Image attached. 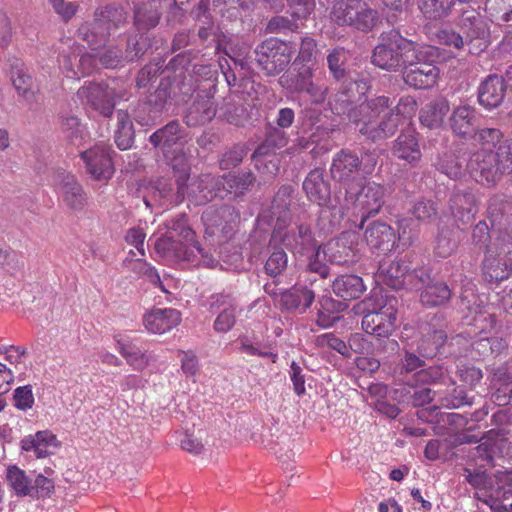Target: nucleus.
<instances>
[{"label": "nucleus", "mask_w": 512, "mask_h": 512, "mask_svg": "<svg viewBox=\"0 0 512 512\" xmlns=\"http://www.w3.org/2000/svg\"><path fill=\"white\" fill-rule=\"evenodd\" d=\"M411 34L403 25L397 24L384 30L378 37V43L371 54V63L387 72L401 71L407 64L422 56L421 44L410 39Z\"/></svg>", "instance_id": "f257e3e1"}, {"label": "nucleus", "mask_w": 512, "mask_h": 512, "mask_svg": "<svg viewBox=\"0 0 512 512\" xmlns=\"http://www.w3.org/2000/svg\"><path fill=\"white\" fill-rule=\"evenodd\" d=\"M393 100L381 95L374 97V102L366 104L358 112L361 120L356 122L358 132L373 143H379L391 138L398 131L402 117Z\"/></svg>", "instance_id": "f03ea898"}, {"label": "nucleus", "mask_w": 512, "mask_h": 512, "mask_svg": "<svg viewBox=\"0 0 512 512\" xmlns=\"http://www.w3.org/2000/svg\"><path fill=\"white\" fill-rule=\"evenodd\" d=\"M154 149L161 152L173 168L179 172L177 179L178 198L185 195V180L187 178V160L183 152L186 142V131L178 120H171L166 125L155 130L148 138Z\"/></svg>", "instance_id": "7ed1b4c3"}, {"label": "nucleus", "mask_w": 512, "mask_h": 512, "mask_svg": "<svg viewBox=\"0 0 512 512\" xmlns=\"http://www.w3.org/2000/svg\"><path fill=\"white\" fill-rule=\"evenodd\" d=\"M337 84L338 87L335 89V92L329 97V108L333 114L346 116L355 125L356 122L361 120V116L357 115L359 110L366 106V104L374 102L373 97L370 99L366 98L357 104L370 90L371 81L367 77H359Z\"/></svg>", "instance_id": "20e7f679"}, {"label": "nucleus", "mask_w": 512, "mask_h": 512, "mask_svg": "<svg viewBox=\"0 0 512 512\" xmlns=\"http://www.w3.org/2000/svg\"><path fill=\"white\" fill-rule=\"evenodd\" d=\"M412 220L400 219L397 221L398 233L388 224L376 220L364 225V237L367 245L380 253L387 254L391 252L398 240L402 246H409L413 242L411 229L408 230Z\"/></svg>", "instance_id": "39448f33"}, {"label": "nucleus", "mask_w": 512, "mask_h": 512, "mask_svg": "<svg viewBox=\"0 0 512 512\" xmlns=\"http://www.w3.org/2000/svg\"><path fill=\"white\" fill-rule=\"evenodd\" d=\"M385 191L384 186L372 181L364 184L359 181L346 188V200L353 203L358 210L357 216L360 220L355 223L357 229H364L367 220L380 212L385 203Z\"/></svg>", "instance_id": "423d86ee"}, {"label": "nucleus", "mask_w": 512, "mask_h": 512, "mask_svg": "<svg viewBox=\"0 0 512 512\" xmlns=\"http://www.w3.org/2000/svg\"><path fill=\"white\" fill-rule=\"evenodd\" d=\"M303 190L311 202L323 208L321 218L326 217L329 213L332 217L330 227L338 226L344 215L343 208L339 204L338 197H331V185L329 180L324 177L323 170H311L303 182Z\"/></svg>", "instance_id": "0eeeda50"}, {"label": "nucleus", "mask_w": 512, "mask_h": 512, "mask_svg": "<svg viewBox=\"0 0 512 512\" xmlns=\"http://www.w3.org/2000/svg\"><path fill=\"white\" fill-rule=\"evenodd\" d=\"M457 28L469 54L480 55L491 45L490 25L476 9H463L457 21Z\"/></svg>", "instance_id": "6e6552de"}, {"label": "nucleus", "mask_w": 512, "mask_h": 512, "mask_svg": "<svg viewBox=\"0 0 512 512\" xmlns=\"http://www.w3.org/2000/svg\"><path fill=\"white\" fill-rule=\"evenodd\" d=\"M422 56H417L413 63L407 64L401 71L404 82L415 89H428L433 87L439 76V69L435 61L439 56L438 49L434 46L424 45L421 49Z\"/></svg>", "instance_id": "1a4fd4ad"}, {"label": "nucleus", "mask_w": 512, "mask_h": 512, "mask_svg": "<svg viewBox=\"0 0 512 512\" xmlns=\"http://www.w3.org/2000/svg\"><path fill=\"white\" fill-rule=\"evenodd\" d=\"M280 244L294 255H308L318 247L317 241L310 225L300 223L293 228L287 229V226L274 225L270 237V246Z\"/></svg>", "instance_id": "9d476101"}, {"label": "nucleus", "mask_w": 512, "mask_h": 512, "mask_svg": "<svg viewBox=\"0 0 512 512\" xmlns=\"http://www.w3.org/2000/svg\"><path fill=\"white\" fill-rule=\"evenodd\" d=\"M488 218L498 226L496 243L501 253L512 255V200L504 194H496L488 201Z\"/></svg>", "instance_id": "9b49d317"}, {"label": "nucleus", "mask_w": 512, "mask_h": 512, "mask_svg": "<svg viewBox=\"0 0 512 512\" xmlns=\"http://www.w3.org/2000/svg\"><path fill=\"white\" fill-rule=\"evenodd\" d=\"M254 55L258 67L266 76H276L289 66L292 51L286 43L270 38L256 46Z\"/></svg>", "instance_id": "f8f14e48"}, {"label": "nucleus", "mask_w": 512, "mask_h": 512, "mask_svg": "<svg viewBox=\"0 0 512 512\" xmlns=\"http://www.w3.org/2000/svg\"><path fill=\"white\" fill-rule=\"evenodd\" d=\"M467 168L477 182L494 185L505 173L494 151H478L470 157Z\"/></svg>", "instance_id": "ddd939ff"}, {"label": "nucleus", "mask_w": 512, "mask_h": 512, "mask_svg": "<svg viewBox=\"0 0 512 512\" xmlns=\"http://www.w3.org/2000/svg\"><path fill=\"white\" fill-rule=\"evenodd\" d=\"M82 100H86L90 107L103 117L112 116L115 109V89L109 87L105 82H85L77 91Z\"/></svg>", "instance_id": "4468645a"}, {"label": "nucleus", "mask_w": 512, "mask_h": 512, "mask_svg": "<svg viewBox=\"0 0 512 512\" xmlns=\"http://www.w3.org/2000/svg\"><path fill=\"white\" fill-rule=\"evenodd\" d=\"M336 132L335 125L312 123L309 129L303 127L297 132L295 145L303 150L324 154L332 149V138Z\"/></svg>", "instance_id": "2eb2a0df"}, {"label": "nucleus", "mask_w": 512, "mask_h": 512, "mask_svg": "<svg viewBox=\"0 0 512 512\" xmlns=\"http://www.w3.org/2000/svg\"><path fill=\"white\" fill-rule=\"evenodd\" d=\"M202 92H198L193 102L188 106L183 115V121L188 127L203 126L213 120L216 116L217 108L210 84Z\"/></svg>", "instance_id": "dca6fc26"}, {"label": "nucleus", "mask_w": 512, "mask_h": 512, "mask_svg": "<svg viewBox=\"0 0 512 512\" xmlns=\"http://www.w3.org/2000/svg\"><path fill=\"white\" fill-rule=\"evenodd\" d=\"M330 174L332 179L342 184L345 189L361 181L357 178V175H360L358 153L349 148L339 150L333 157Z\"/></svg>", "instance_id": "f3484780"}, {"label": "nucleus", "mask_w": 512, "mask_h": 512, "mask_svg": "<svg viewBox=\"0 0 512 512\" xmlns=\"http://www.w3.org/2000/svg\"><path fill=\"white\" fill-rule=\"evenodd\" d=\"M114 151L108 145L101 144L81 152L87 172L96 180H108L114 173L112 154Z\"/></svg>", "instance_id": "a211bd4d"}, {"label": "nucleus", "mask_w": 512, "mask_h": 512, "mask_svg": "<svg viewBox=\"0 0 512 512\" xmlns=\"http://www.w3.org/2000/svg\"><path fill=\"white\" fill-rule=\"evenodd\" d=\"M294 192L295 188L290 184L280 186L272 199L269 210L263 212L259 218L268 225L288 226L292 220L290 207Z\"/></svg>", "instance_id": "6ab92c4d"}, {"label": "nucleus", "mask_w": 512, "mask_h": 512, "mask_svg": "<svg viewBox=\"0 0 512 512\" xmlns=\"http://www.w3.org/2000/svg\"><path fill=\"white\" fill-rule=\"evenodd\" d=\"M357 246L355 234L342 232L338 237L328 242L324 254L331 264L350 265L358 261Z\"/></svg>", "instance_id": "aec40b11"}, {"label": "nucleus", "mask_w": 512, "mask_h": 512, "mask_svg": "<svg viewBox=\"0 0 512 512\" xmlns=\"http://www.w3.org/2000/svg\"><path fill=\"white\" fill-rule=\"evenodd\" d=\"M479 123V115L474 106L461 104L454 107L448 117L451 133L462 141H471V136Z\"/></svg>", "instance_id": "412c9836"}, {"label": "nucleus", "mask_w": 512, "mask_h": 512, "mask_svg": "<svg viewBox=\"0 0 512 512\" xmlns=\"http://www.w3.org/2000/svg\"><path fill=\"white\" fill-rule=\"evenodd\" d=\"M449 210L457 228L464 231L472 225L478 212L475 195L470 191H454L449 199Z\"/></svg>", "instance_id": "4be33fe9"}, {"label": "nucleus", "mask_w": 512, "mask_h": 512, "mask_svg": "<svg viewBox=\"0 0 512 512\" xmlns=\"http://www.w3.org/2000/svg\"><path fill=\"white\" fill-rule=\"evenodd\" d=\"M507 89L502 75L489 74L477 88V102L486 111L497 109L503 104Z\"/></svg>", "instance_id": "5701e85b"}, {"label": "nucleus", "mask_w": 512, "mask_h": 512, "mask_svg": "<svg viewBox=\"0 0 512 512\" xmlns=\"http://www.w3.org/2000/svg\"><path fill=\"white\" fill-rule=\"evenodd\" d=\"M170 0H145L134 4L133 27L136 31L149 32L156 28L163 16V7Z\"/></svg>", "instance_id": "b1692460"}, {"label": "nucleus", "mask_w": 512, "mask_h": 512, "mask_svg": "<svg viewBox=\"0 0 512 512\" xmlns=\"http://www.w3.org/2000/svg\"><path fill=\"white\" fill-rule=\"evenodd\" d=\"M20 445L23 451L41 459L54 454L60 447V442L53 432L42 430L25 436Z\"/></svg>", "instance_id": "393cba45"}, {"label": "nucleus", "mask_w": 512, "mask_h": 512, "mask_svg": "<svg viewBox=\"0 0 512 512\" xmlns=\"http://www.w3.org/2000/svg\"><path fill=\"white\" fill-rule=\"evenodd\" d=\"M408 265L405 261L380 264L376 274L377 282L395 292H407Z\"/></svg>", "instance_id": "a878e982"}, {"label": "nucleus", "mask_w": 512, "mask_h": 512, "mask_svg": "<svg viewBox=\"0 0 512 512\" xmlns=\"http://www.w3.org/2000/svg\"><path fill=\"white\" fill-rule=\"evenodd\" d=\"M94 17L105 27L111 36L128 24V11L119 2H108L98 6L93 13Z\"/></svg>", "instance_id": "bb28decb"}, {"label": "nucleus", "mask_w": 512, "mask_h": 512, "mask_svg": "<svg viewBox=\"0 0 512 512\" xmlns=\"http://www.w3.org/2000/svg\"><path fill=\"white\" fill-rule=\"evenodd\" d=\"M392 153L397 159L416 166L422 158L417 133L413 129L402 131L393 142Z\"/></svg>", "instance_id": "cd10ccee"}, {"label": "nucleus", "mask_w": 512, "mask_h": 512, "mask_svg": "<svg viewBox=\"0 0 512 512\" xmlns=\"http://www.w3.org/2000/svg\"><path fill=\"white\" fill-rule=\"evenodd\" d=\"M155 252L165 260L173 262L186 261L193 263L195 255L193 249L182 241L173 238V235H165L156 239Z\"/></svg>", "instance_id": "c85d7f7f"}, {"label": "nucleus", "mask_w": 512, "mask_h": 512, "mask_svg": "<svg viewBox=\"0 0 512 512\" xmlns=\"http://www.w3.org/2000/svg\"><path fill=\"white\" fill-rule=\"evenodd\" d=\"M326 60L329 75L335 83H345L348 80L361 77L359 73L351 68L349 52L343 47L331 50Z\"/></svg>", "instance_id": "c756f323"}, {"label": "nucleus", "mask_w": 512, "mask_h": 512, "mask_svg": "<svg viewBox=\"0 0 512 512\" xmlns=\"http://www.w3.org/2000/svg\"><path fill=\"white\" fill-rule=\"evenodd\" d=\"M315 298V290L304 283H296L292 288L281 293V305L290 311L304 312Z\"/></svg>", "instance_id": "7c9ffc66"}, {"label": "nucleus", "mask_w": 512, "mask_h": 512, "mask_svg": "<svg viewBox=\"0 0 512 512\" xmlns=\"http://www.w3.org/2000/svg\"><path fill=\"white\" fill-rule=\"evenodd\" d=\"M164 81L168 83V89L171 92V97L175 105L187 103L188 100L196 92V79L193 76H186L184 74H176L173 76L163 77Z\"/></svg>", "instance_id": "2f4dec72"}, {"label": "nucleus", "mask_w": 512, "mask_h": 512, "mask_svg": "<svg viewBox=\"0 0 512 512\" xmlns=\"http://www.w3.org/2000/svg\"><path fill=\"white\" fill-rule=\"evenodd\" d=\"M334 294L343 300H354L362 296L366 290L362 277L355 274H343L332 281Z\"/></svg>", "instance_id": "473e14b6"}, {"label": "nucleus", "mask_w": 512, "mask_h": 512, "mask_svg": "<svg viewBox=\"0 0 512 512\" xmlns=\"http://www.w3.org/2000/svg\"><path fill=\"white\" fill-rule=\"evenodd\" d=\"M11 80L18 95L26 101L30 109H34L37 105V92L33 90L34 80L22 64L12 66Z\"/></svg>", "instance_id": "72a5a7b5"}, {"label": "nucleus", "mask_w": 512, "mask_h": 512, "mask_svg": "<svg viewBox=\"0 0 512 512\" xmlns=\"http://www.w3.org/2000/svg\"><path fill=\"white\" fill-rule=\"evenodd\" d=\"M189 167L187 166V171ZM189 179V173L187 172V178L185 180V195L195 198L198 202L212 201L216 197L215 183H217L216 175L211 173H202L197 179L190 185H187Z\"/></svg>", "instance_id": "f704fd0d"}, {"label": "nucleus", "mask_w": 512, "mask_h": 512, "mask_svg": "<svg viewBox=\"0 0 512 512\" xmlns=\"http://www.w3.org/2000/svg\"><path fill=\"white\" fill-rule=\"evenodd\" d=\"M156 37L149 32L136 31L127 36L124 53L129 63L135 62L151 51Z\"/></svg>", "instance_id": "c9c22d12"}, {"label": "nucleus", "mask_w": 512, "mask_h": 512, "mask_svg": "<svg viewBox=\"0 0 512 512\" xmlns=\"http://www.w3.org/2000/svg\"><path fill=\"white\" fill-rule=\"evenodd\" d=\"M77 37L85 42L89 48L95 50L109 42L112 36L97 20V17L93 16L92 21L80 25L77 30Z\"/></svg>", "instance_id": "e433bc0d"}, {"label": "nucleus", "mask_w": 512, "mask_h": 512, "mask_svg": "<svg viewBox=\"0 0 512 512\" xmlns=\"http://www.w3.org/2000/svg\"><path fill=\"white\" fill-rule=\"evenodd\" d=\"M482 271L486 282L498 284L509 278L512 269L493 250H487L482 263Z\"/></svg>", "instance_id": "4c0bfd02"}, {"label": "nucleus", "mask_w": 512, "mask_h": 512, "mask_svg": "<svg viewBox=\"0 0 512 512\" xmlns=\"http://www.w3.org/2000/svg\"><path fill=\"white\" fill-rule=\"evenodd\" d=\"M449 110V101L444 97H437L421 108L420 122L430 129L439 128Z\"/></svg>", "instance_id": "58836bf2"}, {"label": "nucleus", "mask_w": 512, "mask_h": 512, "mask_svg": "<svg viewBox=\"0 0 512 512\" xmlns=\"http://www.w3.org/2000/svg\"><path fill=\"white\" fill-rule=\"evenodd\" d=\"M115 341L119 353L134 370L142 371L148 366L149 357L144 349L132 343L126 336L116 335Z\"/></svg>", "instance_id": "ea45409f"}, {"label": "nucleus", "mask_w": 512, "mask_h": 512, "mask_svg": "<svg viewBox=\"0 0 512 512\" xmlns=\"http://www.w3.org/2000/svg\"><path fill=\"white\" fill-rule=\"evenodd\" d=\"M63 200L73 210H82L87 202L86 193L74 175L67 174L60 184Z\"/></svg>", "instance_id": "a19ab883"}, {"label": "nucleus", "mask_w": 512, "mask_h": 512, "mask_svg": "<svg viewBox=\"0 0 512 512\" xmlns=\"http://www.w3.org/2000/svg\"><path fill=\"white\" fill-rule=\"evenodd\" d=\"M226 193L234 198L245 196L254 186L256 176L251 170L226 173Z\"/></svg>", "instance_id": "79ce46f5"}, {"label": "nucleus", "mask_w": 512, "mask_h": 512, "mask_svg": "<svg viewBox=\"0 0 512 512\" xmlns=\"http://www.w3.org/2000/svg\"><path fill=\"white\" fill-rule=\"evenodd\" d=\"M319 250L320 246H318L316 250L312 252L313 254L309 258L307 269L301 275L303 282L306 285L309 284L310 287L314 290L322 288L321 283H323V281L330 274L329 267L319 260Z\"/></svg>", "instance_id": "37998d69"}, {"label": "nucleus", "mask_w": 512, "mask_h": 512, "mask_svg": "<svg viewBox=\"0 0 512 512\" xmlns=\"http://www.w3.org/2000/svg\"><path fill=\"white\" fill-rule=\"evenodd\" d=\"M280 83L295 92L303 93L313 83V69L305 64L294 66L293 71L280 78Z\"/></svg>", "instance_id": "c03bdc74"}, {"label": "nucleus", "mask_w": 512, "mask_h": 512, "mask_svg": "<svg viewBox=\"0 0 512 512\" xmlns=\"http://www.w3.org/2000/svg\"><path fill=\"white\" fill-rule=\"evenodd\" d=\"M116 116L117 129L114 133V142L120 150H128L135 139L134 125L127 111L118 110Z\"/></svg>", "instance_id": "a18cd8bd"}, {"label": "nucleus", "mask_w": 512, "mask_h": 512, "mask_svg": "<svg viewBox=\"0 0 512 512\" xmlns=\"http://www.w3.org/2000/svg\"><path fill=\"white\" fill-rule=\"evenodd\" d=\"M455 7L454 0H419L418 8L423 17L430 21H440L449 17Z\"/></svg>", "instance_id": "49530a36"}, {"label": "nucleus", "mask_w": 512, "mask_h": 512, "mask_svg": "<svg viewBox=\"0 0 512 512\" xmlns=\"http://www.w3.org/2000/svg\"><path fill=\"white\" fill-rule=\"evenodd\" d=\"M146 105L149 112L154 113L156 116L167 112L173 105H175L171 92L168 89V83L163 78L160 79L158 87L150 93L147 97Z\"/></svg>", "instance_id": "de8ad7c7"}, {"label": "nucleus", "mask_w": 512, "mask_h": 512, "mask_svg": "<svg viewBox=\"0 0 512 512\" xmlns=\"http://www.w3.org/2000/svg\"><path fill=\"white\" fill-rule=\"evenodd\" d=\"M288 255L280 244H268V258L264 264L266 275L276 278L284 274L288 268Z\"/></svg>", "instance_id": "09e8293b"}, {"label": "nucleus", "mask_w": 512, "mask_h": 512, "mask_svg": "<svg viewBox=\"0 0 512 512\" xmlns=\"http://www.w3.org/2000/svg\"><path fill=\"white\" fill-rule=\"evenodd\" d=\"M450 297L451 290L447 284L435 279L430 285L421 291L420 301L425 306L434 307L445 304Z\"/></svg>", "instance_id": "8fccbe9b"}, {"label": "nucleus", "mask_w": 512, "mask_h": 512, "mask_svg": "<svg viewBox=\"0 0 512 512\" xmlns=\"http://www.w3.org/2000/svg\"><path fill=\"white\" fill-rule=\"evenodd\" d=\"M354 15L350 27L362 32L372 31L378 21V12L362 0L356 3Z\"/></svg>", "instance_id": "3c124183"}, {"label": "nucleus", "mask_w": 512, "mask_h": 512, "mask_svg": "<svg viewBox=\"0 0 512 512\" xmlns=\"http://www.w3.org/2000/svg\"><path fill=\"white\" fill-rule=\"evenodd\" d=\"M459 245V238L453 228L448 225L438 227L435 251L440 257L450 256Z\"/></svg>", "instance_id": "603ef678"}, {"label": "nucleus", "mask_w": 512, "mask_h": 512, "mask_svg": "<svg viewBox=\"0 0 512 512\" xmlns=\"http://www.w3.org/2000/svg\"><path fill=\"white\" fill-rule=\"evenodd\" d=\"M504 133L499 128L494 127H483L477 126L471 141L481 146V151H493V148H497L503 141Z\"/></svg>", "instance_id": "864d4df0"}, {"label": "nucleus", "mask_w": 512, "mask_h": 512, "mask_svg": "<svg viewBox=\"0 0 512 512\" xmlns=\"http://www.w3.org/2000/svg\"><path fill=\"white\" fill-rule=\"evenodd\" d=\"M435 167L439 172L454 180L461 178L464 173L463 162L453 152H444L439 155Z\"/></svg>", "instance_id": "5fc2aeb1"}, {"label": "nucleus", "mask_w": 512, "mask_h": 512, "mask_svg": "<svg viewBox=\"0 0 512 512\" xmlns=\"http://www.w3.org/2000/svg\"><path fill=\"white\" fill-rule=\"evenodd\" d=\"M249 147L246 143H236L226 149L218 159V166L221 170H230L238 167L247 156Z\"/></svg>", "instance_id": "6e6d98bb"}, {"label": "nucleus", "mask_w": 512, "mask_h": 512, "mask_svg": "<svg viewBox=\"0 0 512 512\" xmlns=\"http://www.w3.org/2000/svg\"><path fill=\"white\" fill-rule=\"evenodd\" d=\"M96 61L105 69H117L129 63L124 51L115 45L109 46L95 56Z\"/></svg>", "instance_id": "4d7b16f0"}, {"label": "nucleus", "mask_w": 512, "mask_h": 512, "mask_svg": "<svg viewBox=\"0 0 512 512\" xmlns=\"http://www.w3.org/2000/svg\"><path fill=\"white\" fill-rule=\"evenodd\" d=\"M7 481L18 496H29L32 492V481L26 473L16 466L7 469Z\"/></svg>", "instance_id": "13d9d810"}, {"label": "nucleus", "mask_w": 512, "mask_h": 512, "mask_svg": "<svg viewBox=\"0 0 512 512\" xmlns=\"http://www.w3.org/2000/svg\"><path fill=\"white\" fill-rule=\"evenodd\" d=\"M359 0H336L331 10V19L338 26H350L356 3Z\"/></svg>", "instance_id": "bf43d9fd"}, {"label": "nucleus", "mask_w": 512, "mask_h": 512, "mask_svg": "<svg viewBox=\"0 0 512 512\" xmlns=\"http://www.w3.org/2000/svg\"><path fill=\"white\" fill-rule=\"evenodd\" d=\"M168 230L167 235H173V238H182L188 245L190 241L195 238V232L192 230L188 223V217L185 214L177 215L171 219H168L165 223Z\"/></svg>", "instance_id": "052dcab7"}, {"label": "nucleus", "mask_w": 512, "mask_h": 512, "mask_svg": "<svg viewBox=\"0 0 512 512\" xmlns=\"http://www.w3.org/2000/svg\"><path fill=\"white\" fill-rule=\"evenodd\" d=\"M358 153V168L360 175H371L379 161V152L376 148L362 145Z\"/></svg>", "instance_id": "680f3d73"}, {"label": "nucleus", "mask_w": 512, "mask_h": 512, "mask_svg": "<svg viewBox=\"0 0 512 512\" xmlns=\"http://www.w3.org/2000/svg\"><path fill=\"white\" fill-rule=\"evenodd\" d=\"M434 280L435 278L431 276V270L429 268L419 267L413 270L408 268L407 292L412 290H424Z\"/></svg>", "instance_id": "e2e57ef3"}, {"label": "nucleus", "mask_w": 512, "mask_h": 512, "mask_svg": "<svg viewBox=\"0 0 512 512\" xmlns=\"http://www.w3.org/2000/svg\"><path fill=\"white\" fill-rule=\"evenodd\" d=\"M61 129L66 139L73 145H78L83 139L84 128L80 119L76 116L69 115L62 117Z\"/></svg>", "instance_id": "0e129e2a"}, {"label": "nucleus", "mask_w": 512, "mask_h": 512, "mask_svg": "<svg viewBox=\"0 0 512 512\" xmlns=\"http://www.w3.org/2000/svg\"><path fill=\"white\" fill-rule=\"evenodd\" d=\"M471 243L479 250H483L485 254L487 253V250H493L490 246V228L485 220H480L472 227Z\"/></svg>", "instance_id": "69168bd1"}, {"label": "nucleus", "mask_w": 512, "mask_h": 512, "mask_svg": "<svg viewBox=\"0 0 512 512\" xmlns=\"http://www.w3.org/2000/svg\"><path fill=\"white\" fill-rule=\"evenodd\" d=\"M249 105L244 103L228 104L224 112L226 121L235 126H244L252 117L249 112Z\"/></svg>", "instance_id": "338daca9"}, {"label": "nucleus", "mask_w": 512, "mask_h": 512, "mask_svg": "<svg viewBox=\"0 0 512 512\" xmlns=\"http://www.w3.org/2000/svg\"><path fill=\"white\" fill-rule=\"evenodd\" d=\"M410 212L418 221L430 222L437 217L438 209L434 201L421 198L414 202Z\"/></svg>", "instance_id": "774afa93"}]
</instances>
